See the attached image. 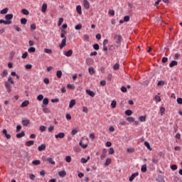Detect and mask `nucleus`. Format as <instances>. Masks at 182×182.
Segmentation results:
<instances>
[{"mask_svg": "<svg viewBox=\"0 0 182 182\" xmlns=\"http://www.w3.org/2000/svg\"><path fill=\"white\" fill-rule=\"evenodd\" d=\"M58 174L60 177H64L66 176V172L65 171H60Z\"/></svg>", "mask_w": 182, "mask_h": 182, "instance_id": "nucleus-28", "label": "nucleus"}, {"mask_svg": "<svg viewBox=\"0 0 182 182\" xmlns=\"http://www.w3.org/2000/svg\"><path fill=\"white\" fill-rule=\"evenodd\" d=\"M21 129V125H18L16 127V132H18Z\"/></svg>", "mask_w": 182, "mask_h": 182, "instance_id": "nucleus-63", "label": "nucleus"}, {"mask_svg": "<svg viewBox=\"0 0 182 182\" xmlns=\"http://www.w3.org/2000/svg\"><path fill=\"white\" fill-rule=\"evenodd\" d=\"M155 100H156L158 102H161V98H160L159 95H156Z\"/></svg>", "mask_w": 182, "mask_h": 182, "instance_id": "nucleus-58", "label": "nucleus"}, {"mask_svg": "<svg viewBox=\"0 0 182 182\" xmlns=\"http://www.w3.org/2000/svg\"><path fill=\"white\" fill-rule=\"evenodd\" d=\"M46 161H48L52 165H55V162L53 160L52 158H48L46 159Z\"/></svg>", "mask_w": 182, "mask_h": 182, "instance_id": "nucleus-20", "label": "nucleus"}, {"mask_svg": "<svg viewBox=\"0 0 182 182\" xmlns=\"http://www.w3.org/2000/svg\"><path fill=\"white\" fill-rule=\"evenodd\" d=\"M80 146L82 148V149H86L87 147V144H82V142H80Z\"/></svg>", "mask_w": 182, "mask_h": 182, "instance_id": "nucleus-53", "label": "nucleus"}, {"mask_svg": "<svg viewBox=\"0 0 182 182\" xmlns=\"http://www.w3.org/2000/svg\"><path fill=\"white\" fill-rule=\"evenodd\" d=\"M65 161H66L68 163H70L71 161H72V158H71L70 156H66V158H65Z\"/></svg>", "mask_w": 182, "mask_h": 182, "instance_id": "nucleus-40", "label": "nucleus"}, {"mask_svg": "<svg viewBox=\"0 0 182 182\" xmlns=\"http://www.w3.org/2000/svg\"><path fill=\"white\" fill-rule=\"evenodd\" d=\"M21 12L23 15H26V16H28L29 14V11L26 9H23L21 10Z\"/></svg>", "mask_w": 182, "mask_h": 182, "instance_id": "nucleus-21", "label": "nucleus"}, {"mask_svg": "<svg viewBox=\"0 0 182 182\" xmlns=\"http://www.w3.org/2000/svg\"><path fill=\"white\" fill-rule=\"evenodd\" d=\"M75 104H76L75 100H71L70 105H69V107L70 109H72L75 106Z\"/></svg>", "mask_w": 182, "mask_h": 182, "instance_id": "nucleus-14", "label": "nucleus"}, {"mask_svg": "<svg viewBox=\"0 0 182 182\" xmlns=\"http://www.w3.org/2000/svg\"><path fill=\"white\" fill-rule=\"evenodd\" d=\"M43 104L45 105H48V100L47 98H44V100L43 101Z\"/></svg>", "mask_w": 182, "mask_h": 182, "instance_id": "nucleus-47", "label": "nucleus"}, {"mask_svg": "<svg viewBox=\"0 0 182 182\" xmlns=\"http://www.w3.org/2000/svg\"><path fill=\"white\" fill-rule=\"evenodd\" d=\"M144 145L147 147V149H148L149 150H150V151L152 150V149L151 148L150 144H149V142L146 141V142L144 143Z\"/></svg>", "mask_w": 182, "mask_h": 182, "instance_id": "nucleus-33", "label": "nucleus"}, {"mask_svg": "<svg viewBox=\"0 0 182 182\" xmlns=\"http://www.w3.org/2000/svg\"><path fill=\"white\" fill-rule=\"evenodd\" d=\"M139 121H140L141 122H146V117H144V116L139 117Z\"/></svg>", "mask_w": 182, "mask_h": 182, "instance_id": "nucleus-36", "label": "nucleus"}, {"mask_svg": "<svg viewBox=\"0 0 182 182\" xmlns=\"http://www.w3.org/2000/svg\"><path fill=\"white\" fill-rule=\"evenodd\" d=\"M29 105V101L26 100L22 102L21 107H26Z\"/></svg>", "mask_w": 182, "mask_h": 182, "instance_id": "nucleus-13", "label": "nucleus"}, {"mask_svg": "<svg viewBox=\"0 0 182 182\" xmlns=\"http://www.w3.org/2000/svg\"><path fill=\"white\" fill-rule=\"evenodd\" d=\"M21 23L22 25H26V23H27V19L25 18H22L21 19Z\"/></svg>", "mask_w": 182, "mask_h": 182, "instance_id": "nucleus-29", "label": "nucleus"}, {"mask_svg": "<svg viewBox=\"0 0 182 182\" xmlns=\"http://www.w3.org/2000/svg\"><path fill=\"white\" fill-rule=\"evenodd\" d=\"M127 152H129V153H134V149H133V148L128 149H127Z\"/></svg>", "mask_w": 182, "mask_h": 182, "instance_id": "nucleus-62", "label": "nucleus"}, {"mask_svg": "<svg viewBox=\"0 0 182 182\" xmlns=\"http://www.w3.org/2000/svg\"><path fill=\"white\" fill-rule=\"evenodd\" d=\"M8 75V72L6 70H4L3 73H1V77H6V75Z\"/></svg>", "mask_w": 182, "mask_h": 182, "instance_id": "nucleus-32", "label": "nucleus"}, {"mask_svg": "<svg viewBox=\"0 0 182 182\" xmlns=\"http://www.w3.org/2000/svg\"><path fill=\"white\" fill-rule=\"evenodd\" d=\"M46 146L45 144H42L41 146H38V149L39 151H44L46 149Z\"/></svg>", "mask_w": 182, "mask_h": 182, "instance_id": "nucleus-15", "label": "nucleus"}, {"mask_svg": "<svg viewBox=\"0 0 182 182\" xmlns=\"http://www.w3.org/2000/svg\"><path fill=\"white\" fill-rule=\"evenodd\" d=\"M26 70H31L32 68V65L31 64H26L25 66Z\"/></svg>", "mask_w": 182, "mask_h": 182, "instance_id": "nucleus-44", "label": "nucleus"}, {"mask_svg": "<svg viewBox=\"0 0 182 182\" xmlns=\"http://www.w3.org/2000/svg\"><path fill=\"white\" fill-rule=\"evenodd\" d=\"M141 171H142L143 173H146V172L147 171L146 165L142 166V167H141Z\"/></svg>", "mask_w": 182, "mask_h": 182, "instance_id": "nucleus-31", "label": "nucleus"}, {"mask_svg": "<svg viewBox=\"0 0 182 182\" xmlns=\"http://www.w3.org/2000/svg\"><path fill=\"white\" fill-rule=\"evenodd\" d=\"M36 24H35V23H32V24L31 25V30H36Z\"/></svg>", "mask_w": 182, "mask_h": 182, "instance_id": "nucleus-55", "label": "nucleus"}, {"mask_svg": "<svg viewBox=\"0 0 182 182\" xmlns=\"http://www.w3.org/2000/svg\"><path fill=\"white\" fill-rule=\"evenodd\" d=\"M52 49L50 48H44V53L47 54H51L52 53Z\"/></svg>", "mask_w": 182, "mask_h": 182, "instance_id": "nucleus-18", "label": "nucleus"}, {"mask_svg": "<svg viewBox=\"0 0 182 182\" xmlns=\"http://www.w3.org/2000/svg\"><path fill=\"white\" fill-rule=\"evenodd\" d=\"M114 153V149H113V148H110V149H109V155H112Z\"/></svg>", "mask_w": 182, "mask_h": 182, "instance_id": "nucleus-46", "label": "nucleus"}, {"mask_svg": "<svg viewBox=\"0 0 182 182\" xmlns=\"http://www.w3.org/2000/svg\"><path fill=\"white\" fill-rule=\"evenodd\" d=\"M65 46H66V37H65V38L63 39L61 43L59 45V47L60 49H62Z\"/></svg>", "mask_w": 182, "mask_h": 182, "instance_id": "nucleus-5", "label": "nucleus"}, {"mask_svg": "<svg viewBox=\"0 0 182 182\" xmlns=\"http://www.w3.org/2000/svg\"><path fill=\"white\" fill-rule=\"evenodd\" d=\"M63 22V18H59V21H58V26H61Z\"/></svg>", "mask_w": 182, "mask_h": 182, "instance_id": "nucleus-54", "label": "nucleus"}, {"mask_svg": "<svg viewBox=\"0 0 182 182\" xmlns=\"http://www.w3.org/2000/svg\"><path fill=\"white\" fill-rule=\"evenodd\" d=\"M116 105H117V101H112L111 104L112 107L114 109L116 107Z\"/></svg>", "mask_w": 182, "mask_h": 182, "instance_id": "nucleus-42", "label": "nucleus"}, {"mask_svg": "<svg viewBox=\"0 0 182 182\" xmlns=\"http://www.w3.org/2000/svg\"><path fill=\"white\" fill-rule=\"evenodd\" d=\"M177 102H178L179 105H182V98H178Z\"/></svg>", "mask_w": 182, "mask_h": 182, "instance_id": "nucleus-64", "label": "nucleus"}, {"mask_svg": "<svg viewBox=\"0 0 182 182\" xmlns=\"http://www.w3.org/2000/svg\"><path fill=\"white\" fill-rule=\"evenodd\" d=\"M160 110H161V116H163L164 113V112L166 110L164 107H162Z\"/></svg>", "mask_w": 182, "mask_h": 182, "instance_id": "nucleus-56", "label": "nucleus"}, {"mask_svg": "<svg viewBox=\"0 0 182 182\" xmlns=\"http://www.w3.org/2000/svg\"><path fill=\"white\" fill-rule=\"evenodd\" d=\"M30 124L29 119H23L22 120V125L24 127H27Z\"/></svg>", "mask_w": 182, "mask_h": 182, "instance_id": "nucleus-10", "label": "nucleus"}, {"mask_svg": "<svg viewBox=\"0 0 182 182\" xmlns=\"http://www.w3.org/2000/svg\"><path fill=\"white\" fill-rule=\"evenodd\" d=\"M122 36L119 34L117 36V39L116 41V43L120 46H121V43H122Z\"/></svg>", "mask_w": 182, "mask_h": 182, "instance_id": "nucleus-3", "label": "nucleus"}, {"mask_svg": "<svg viewBox=\"0 0 182 182\" xmlns=\"http://www.w3.org/2000/svg\"><path fill=\"white\" fill-rule=\"evenodd\" d=\"M43 82L46 85H48L49 84V80L48 78H44Z\"/></svg>", "mask_w": 182, "mask_h": 182, "instance_id": "nucleus-59", "label": "nucleus"}, {"mask_svg": "<svg viewBox=\"0 0 182 182\" xmlns=\"http://www.w3.org/2000/svg\"><path fill=\"white\" fill-rule=\"evenodd\" d=\"M8 11H9L8 8L3 9L0 11V14H2V15L6 14L7 12H8Z\"/></svg>", "mask_w": 182, "mask_h": 182, "instance_id": "nucleus-17", "label": "nucleus"}, {"mask_svg": "<svg viewBox=\"0 0 182 182\" xmlns=\"http://www.w3.org/2000/svg\"><path fill=\"white\" fill-rule=\"evenodd\" d=\"M89 73H90V75H92L95 73V71L94 68L90 67V68H89Z\"/></svg>", "mask_w": 182, "mask_h": 182, "instance_id": "nucleus-23", "label": "nucleus"}, {"mask_svg": "<svg viewBox=\"0 0 182 182\" xmlns=\"http://www.w3.org/2000/svg\"><path fill=\"white\" fill-rule=\"evenodd\" d=\"M24 136H25V133H24L23 132H22L20 133V134H16V137H17L18 139L21 138V137H23Z\"/></svg>", "mask_w": 182, "mask_h": 182, "instance_id": "nucleus-27", "label": "nucleus"}, {"mask_svg": "<svg viewBox=\"0 0 182 182\" xmlns=\"http://www.w3.org/2000/svg\"><path fill=\"white\" fill-rule=\"evenodd\" d=\"M32 164L34 166H38L41 164V161L39 160H35L32 162Z\"/></svg>", "mask_w": 182, "mask_h": 182, "instance_id": "nucleus-26", "label": "nucleus"}, {"mask_svg": "<svg viewBox=\"0 0 182 182\" xmlns=\"http://www.w3.org/2000/svg\"><path fill=\"white\" fill-rule=\"evenodd\" d=\"M46 10H47V4L43 3L42 6V12L46 13Z\"/></svg>", "mask_w": 182, "mask_h": 182, "instance_id": "nucleus-16", "label": "nucleus"}, {"mask_svg": "<svg viewBox=\"0 0 182 182\" xmlns=\"http://www.w3.org/2000/svg\"><path fill=\"white\" fill-rule=\"evenodd\" d=\"M43 95H42L41 94L37 97V100L38 101H41L43 100Z\"/></svg>", "mask_w": 182, "mask_h": 182, "instance_id": "nucleus-48", "label": "nucleus"}, {"mask_svg": "<svg viewBox=\"0 0 182 182\" xmlns=\"http://www.w3.org/2000/svg\"><path fill=\"white\" fill-rule=\"evenodd\" d=\"M165 85V81H159L158 86H164Z\"/></svg>", "mask_w": 182, "mask_h": 182, "instance_id": "nucleus-49", "label": "nucleus"}, {"mask_svg": "<svg viewBox=\"0 0 182 182\" xmlns=\"http://www.w3.org/2000/svg\"><path fill=\"white\" fill-rule=\"evenodd\" d=\"M10 83L11 85H14V80H12L11 77H9L8 81H6V82H4L5 87L9 93L11 92V87Z\"/></svg>", "mask_w": 182, "mask_h": 182, "instance_id": "nucleus-2", "label": "nucleus"}, {"mask_svg": "<svg viewBox=\"0 0 182 182\" xmlns=\"http://www.w3.org/2000/svg\"><path fill=\"white\" fill-rule=\"evenodd\" d=\"M72 55H73V50H72V49L68 50L65 53V55L66 57H70Z\"/></svg>", "mask_w": 182, "mask_h": 182, "instance_id": "nucleus-11", "label": "nucleus"}, {"mask_svg": "<svg viewBox=\"0 0 182 182\" xmlns=\"http://www.w3.org/2000/svg\"><path fill=\"white\" fill-rule=\"evenodd\" d=\"M34 144V141H28L26 142V146H31L32 145Z\"/></svg>", "mask_w": 182, "mask_h": 182, "instance_id": "nucleus-19", "label": "nucleus"}, {"mask_svg": "<svg viewBox=\"0 0 182 182\" xmlns=\"http://www.w3.org/2000/svg\"><path fill=\"white\" fill-rule=\"evenodd\" d=\"M89 38H90V36H89V35H87V34H85L84 36H83V39L85 40V41H89Z\"/></svg>", "mask_w": 182, "mask_h": 182, "instance_id": "nucleus-43", "label": "nucleus"}, {"mask_svg": "<svg viewBox=\"0 0 182 182\" xmlns=\"http://www.w3.org/2000/svg\"><path fill=\"white\" fill-rule=\"evenodd\" d=\"M129 20H130V17H129V16H125L124 17V22H129Z\"/></svg>", "mask_w": 182, "mask_h": 182, "instance_id": "nucleus-39", "label": "nucleus"}, {"mask_svg": "<svg viewBox=\"0 0 182 182\" xmlns=\"http://www.w3.org/2000/svg\"><path fill=\"white\" fill-rule=\"evenodd\" d=\"M127 120L129 122H134V118H133V117H129L128 118H127Z\"/></svg>", "mask_w": 182, "mask_h": 182, "instance_id": "nucleus-34", "label": "nucleus"}, {"mask_svg": "<svg viewBox=\"0 0 182 182\" xmlns=\"http://www.w3.org/2000/svg\"><path fill=\"white\" fill-rule=\"evenodd\" d=\"M133 112L131 109H127V111H125V114L127 116H131Z\"/></svg>", "mask_w": 182, "mask_h": 182, "instance_id": "nucleus-24", "label": "nucleus"}, {"mask_svg": "<svg viewBox=\"0 0 182 182\" xmlns=\"http://www.w3.org/2000/svg\"><path fill=\"white\" fill-rule=\"evenodd\" d=\"M83 5L85 9L88 10L90 9V3L87 0L83 1Z\"/></svg>", "mask_w": 182, "mask_h": 182, "instance_id": "nucleus-4", "label": "nucleus"}, {"mask_svg": "<svg viewBox=\"0 0 182 182\" xmlns=\"http://www.w3.org/2000/svg\"><path fill=\"white\" fill-rule=\"evenodd\" d=\"M93 48L95 50H98L100 49V46L98 43H95Z\"/></svg>", "mask_w": 182, "mask_h": 182, "instance_id": "nucleus-35", "label": "nucleus"}, {"mask_svg": "<svg viewBox=\"0 0 182 182\" xmlns=\"http://www.w3.org/2000/svg\"><path fill=\"white\" fill-rule=\"evenodd\" d=\"M36 51V48L34 47H30L28 49V52L31 53H35Z\"/></svg>", "mask_w": 182, "mask_h": 182, "instance_id": "nucleus-25", "label": "nucleus"}, {"mask_svg": "<svg viewBox=\"0 0 182 182\" xmlns=\"http://www.w3.org/2000/svg\"><path fill=\"white\" fill-rule=\"evenodd\" d=\"M139 176V173L136 172V173H134L132 175V176L129 178V181L130 182H132L134 181V179Z\"/></svg>", "mask_w": 182, "mask_h": 182, "instance_id": "nucleus-8", "label": "nucleus"}, {"mask_svg": "<svg viewBox=\"0 0 182 182\" xmlns=\"http://www.w3.org/2000/svg\"><path fill=\"white\" fill-rule=\"evenodd\" d=\"M119 68V63H115L114 65V70H118Z\"/></svg>", "mask_w": 182, "mask_h": 182, "instance_id": "nucleus-37", "label": "nucleus"}, {"mask_svg": "<svg viewBox=\"0 0 182 182\" xmlns=\"http://www.w3.org/2000/svg\"><path fill=\"white\" fill-rule=\"evenodd\" d=\"M14 15L12 14H8L5 16V20L0 19V24L4 23V25H10L12 23L11 19L13 18Z\"/></svg>", "mask_w": 182, "mask_h": 182, "instance_id": "nucleus-1", "label": "nucleus"}, {"mask_svg": "<svg viewBox=\"0 0 182 182\" xmlns=\"http://www.w3.org/2000/svg\"><path fill=\"white\" fill-rule=\"evenodd\" d=\"M29 178H30V179H31L32 181H33V180H35L36 176H35L33 174H31V175L29 176Z\"/></svg>", "mask_w": 182, "mask_h": 182, "instance_id": "nucleus-61", "label": "nucleus"}, {"mask_svg": "<svg viewBox=\"0 0 182 182\" xmlns=\"http://www.w3.org/2000/svg\"><path fill=\"white\" fill-rule=\"evenodd\" d=\"M46 130V127H44V126H41L40 127V131L41 132H45Z\"/></svg>", "mask_w": 182, "mask_h": 182, "instance_id": "nucleus-45", "label": "nucleus"}, {"mask_svg": "<svg viewBox=\"0 0 182 182\" xmlns=\"http://www.w3.org/2000/svg\"><path fill=\"white\" fill-rule=\"evenodd\" d=\"M77 132H78V130H77V129H73V130L71 132V134H72L73 136H75Z\"/></svg>", "mask_w": 182, "mask_h": 182, "instance_id": "nucleus-50", "label": "nucleus"}, {"mask_svg": "<svg viewBox=\"0 0 182 182\" xmlns=\"http://www.w3.org/2000/svg\"><path fill=\"white\" fill-rule=\"evenodd\" d=\"M82 112L85 113H87L88 112V108H87V107H82Z\"/></svg>", "mask_w": 182, "mask_h": 182, "instance_id": "nucleus-52", "label": "nucleus"}, {"mask_svg": "<svg viewBox=\"0 0 182 182\" xmlns=\"http://www.w3.org/2000/svg\"><path fill=\"white\" fill-rule=\"evenodd\" d=\"M68 88L74 90L75 87V85H72L71 84H68Z\"/></svg>", "mask_w": 182, "mask_h": 182, "instance_id": "nucleus-38", "label": "nucleus"}, {"mask_svg": "<svg viewBox=\"0 0 182 182\" xmlns=\"http://www.w3.org/2000/svg\"><path fill=\"white\" fill-rule=\"evenodd\" d=\"M63 75V73L61 70H58L56 73V76L58 77V79L61 78Z\"/></svg>", "mask_w": 182, "mask_h": 182, "instance_id": "nucleus-22", "label": "nucleus"}, {"mask_svg": "<svg viewBox=\"0 0 182 182\" xmlns=\"http://www.w3.org/2000/svg\"><path fill=\"white\" fill-rule=\"evenodd\" d=\"M178 65V61L176 60H173L170 64L169 67L170 68H173L174 66H176Z\"/></svg>", "mask_w": 182, "mask_h": 182, "instance_id": "nucleus-12", "label": "nucleus"}, {"mask_svg": "<svg viewBox=\"0 0 182 182\" xmlns=\"http://www.w3.org/2000/svg\"><path fill=\"white\" fill-rule=\"evenodd\" d=\"M121 90L124 93L127 92V91L126 87H122Z\"/></svg>", "mask_w": 182, "mask_h": 182, "instance_id": "nucleus-57", "label": "nucleus"}, {"mask_svg": "<svg viewBox=\"0 0 182 182\" xmlns=\"http://www.w3.org/2000/svg\"><path fill=\"white\" fill-rule=\"evenodd\" d=\"M112 162V159H107V161H106V163L105 164V166H109Z\"/></svg>", "mask_w": 182, "mask_h": 182, "instance_id": "nucleus-30", "label": "nucleus"}, {"mask_svg": "<svg viewBox=\"0 0 182 182\" xmlns=\"http://www.w3.org/2000/svg\"><path fill=\"white\" fill-rule=\"evenodd\" d=\"M55 137L56 139H63L65 137V134L61 132L59 133L58 134L55 135Z\"/></svg>", "mask_w": 182, "mask_h": 182, "instance_id": "nucleus-6", "label": "nucleus"}, {"mask_svg": "<svg viewBox=\"0 0 182 182\" xmlns=\"http://www.w3.org/2000/svg\"><path fill=\"white\" fill-rule=\"evenodd\" d=\"M82 28V25L80 23H78L76 26H75V30L79 31L81 30Z\"/></svg>", "mask_w": 182, "mask_h": 182, "instance_id": "nucleus-41", "label": "nucleus"}, {"mask_svg": "<svg viewBox=\"0 0 182 182\" xmlns=\"http://www.w3.org/2000/svg\"><path fill=\"white\" fill-rule=\"evenodd\" d=\"M76 11L78 13L79 15H82V6L80 5H77L76 7Z\"/></svg>", "mask_w": 182, "mask_h": 182, "instance_id": "nucleus-9", "label": "nucleus"}, {"mask_svg": "<svg viewBox=\"0 0 182 182\" xmlns=\"http://www.w3.org/2000/svg\"><path fill=\"white\" fill-rule=\"evenodd\" d=\"M171 168L173 171H176V170H177L178 166H177L176 165H172V166H171Z\"/></svg>", "mask_w": 182, "mask_h": 182, "instance_id": "nucleus-51", "label": "nucleus"}, {"mask_svg": "<svg viewBox=\"0 0 182 182\" xmlns=\"http://www.w3.org/2000/svg\"><path fill=\"white\" fill-rule=\"evenodd\" d=\"M87 162V160L85 159V158L81 159V163L82 164H86Z\"/></svg>", "mask_w": 182, "mask_h": 182, "instance_id": "nucleus-60", "label": "nucleus"}, {"mask_svg": "<svg viewBox=\"0 0 182 182\" xmlns=\"http://www.w3.org/2000/svg\"><path fill=\"white\" fill-rule=\"evenodd\" d=\"M86 93L91 97H94L95 96L94 91H90V90H86Z\"/></svg>", "mask_w": 182, "mask_h": 182, "instance_id": "nucleus-7", "label": "nucleus"}]
</instances>
